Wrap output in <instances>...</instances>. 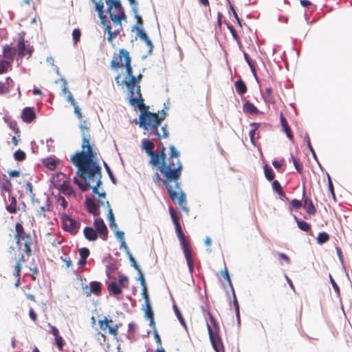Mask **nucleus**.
Wrapping results in <instances>:
<instances>
[{"mask_svg": "<svg viewBox=\"0 0 352 352\" xmlns=\"http://www.w3.org/2000/svg\"><path fill=\"white\" fill-rule=\"evenodd\" d=\"M142 148L151 157L149 164L156 167L164 177L163 182L173 201H177L179 206L187 210L186 195L181 190L179 179L182 175V164L180 162L179 153L173 145H170L169 157H166V148L162 146L159 152L154 151V143L148 139L142 140Z\"/></svg>", "mask_w": 352, "mask_h": 352, "instance_id": "nucleus-1", "label": "nucleus"}, {"mask_svg": "<svg viewBox=\"0 0 352 352\" xmlns=\"http://www.w3.org/2000/svg\"><path fill=\"white\" fill-rule=\"evenodd\" d=\"M82 135L80 151L76 152L71 157L72 164L78 168L77 174L83 180L80 182L74 178V182L82 191L91 188L93 192L99 198H105L104 192H100L98 187L101 185V168L96 162L98 154L94 145L90 142L89 129L86 121H82L80 125Z\"/></svg>", "mask_w": 352, "mask_h": 352, "instance_id": "nucleus-2", "label": "nucleus"}, {"mask_svg": "<svg viewBox=\"0 0 352 352\" xmlns=\"http://www.w3.org/2000/svg\"><path fill=\"white\" fill-rule=\"evenodd\" d=\"M120 75L115 78V81L118 85H126L129 90V104L139 109L140 115L139 116L138 124L140 128L146 129H155V126L160 121L166 117V111L162 109L157 113H151L148 111L149 107L145 105L142 98L139 83L142 79V74L131 77L130 79H124L120 82Z\"/></svg>", "mask_w": 352, "mask_h": 352, "instance_id": "nucleus-3", "label": "nucleus"}, {"mask_svg": "<svg viewBox=\"0 0 352 352\" xmlns=\"http://www.w3.org/2000/svg\"><path fill=\"white\" fill-rule=\"evenodd\" d=\"M106 3L113 27L107 16L104 15V3L102 0L95 1V8L98 12L100 22L104 26V30L108 34L107 41L113 44V39L122 30V21L126 20V16L119 0H107Z\"/></svg>", "mask_w": 352, "mask_h": 352, "instance_id": "nucleus-4", "label": "nucleus"}, {"mask_svg": "<svg viewBox=\"0 0 352 352\" xmlns=\"http://www.w3.org/2000/svg\"><path fill=\"white\" fill-rule=\"evenodd\" d=\"M169 213L171 219L174 223L175 232L177 234V236L179 241L181 248L183 250L185 258L186 260L188 270L190 273H192L194 271V261L192 255V250L190 248V242L182 230L181 224L179 223V218L173 207L170 206L169 208Z\"/></svg>", "mask_w": 352, "mask_h": 352, "instance_id": "nucleus-5", "label": "nucleus"}, {"mask_svg": "<svg viewBox=\"0 0 352 352\" xmlns=\"http://www.w3.org/2000/svg\"><path fill=\"white\" fill-rule=\"evenodd\" d=\"M14 229V239L17 246L22 249L28 256H30L32 254V247L36 243V237L25 230L22 221L17 222Z\"/></svg>", "mask_w": 352, "mask_h": 352, "instance_id": "nucleus-6", "label": "nucleus"}, {"mask_svg": "<svg viewBox=\"0 0 352 352\" xmlns=\"http://www.w3.org/2000/svg\"><path fill=\"white\" fill-rule=\"evenodd\" d=\"M16 51L19 58H22L26 55L30 58L34 52V47L28 43V41H25L23 36H19L16 41Z\"/></svg>", "mask_w": 352, "mask_h": 352, "instance_id": "nucleus-7", "label": "nucleus"}, {"mask_svg": "<svg viewBox=\"0 0 352 352\" xmlns=\"http://www.w3.org/2000/svg\"><path fill=\"white\" fill-rule=\"evenodd\" d=\"M131 58L129 52L125 49H120L118 54H114L110 65L113 70L123 67L127 62V58Z\"/></svg>", "mask_w": 352, "mask_h": 352, "instance_id": "nucleus-8", "label": "nucleus"}, {"mask_svg": "<svg viewBox=\"0 0 352 352\" xmlns=\"http://www.w3.org/2000/svg\"><path fill=\"white\" fill-rule=\"evenodd\" d=\"M63 229L69 232L72 235H75L80 228V223L69 217L67 214H63L61 217Z\"/></svg>", "mask_w": 352, "mask_h": 352, "instance_id": "nucleus-9", "label": "nucleus"}, {"mask_svg": "<svg viewBox=\"0 0 352 352\" xmlns=\"http://www.w3.org/2000/svg\"><path fill=\"white\" fill-rule=\"evenodd\" d=\"M111 323H113V320L111 319H109L106 316L98 320V324L100 329L103 331L108 330L109 334L116 338L118 336V329L121 326V324H115L112 325L111 324Z\"/></svg>", "mask_w": 352, "mask_h": 352, "instance_id": "nucleus-10", "label": "nucleus"}, {"mask_svg": "<svg viewBox=\"0 0 352 352\" xmlns=\"http://www.w3.org/2000/svg\"><path fill=\"white\" fill-rule=\"evenodd\" d=\"M65 178L66 177L65 174L59 173L53 177V181L55 183L58 180H63V184L60 185V191L67 196L74 195V192L72 186H70L69 183L65 180Z\"/></svg>", "mask_w": 352, "mask_h": 352, "instance_id": "nucleus-11", "label": "nucleus"}, {"mask_svg": "<svg viewBox=\"0 0 352 352\" xmlns=\"http://www.w3.org/2000/svg\"><path fill=\"white\" fill-rule=\"evenodd\" d=\"M94 226L95 228V231H96L97 234L103 240L107 241L108 239V229L107 226L105 225L104 221L101 218H96L94 220Z\"/></svg>", "mask_w": 352, "mask_h": 352, "instance_id": "nucleus-12", "label": "nucleus"}, {"mask_svg": "<svg viewBox=\"0 0 352 352\" xmlns=\"http://www.w3.org/2000/svg\"><path fill=\"white\" fill-rule=\"evenodd\" d=\"M82 290L87 297L91 296L92 294L98 296L101 294L102 284L98 281H91L89 286L87 285L83 286Z\"/></svg>", "mask_w": 352, "mask_h": 352, "instance_id": "nucleus-13", "label": "nucleus"}, {"mask_svg": "<svg viewBox=\"0 0 352 352\" xmlns=\"http://www.w3.org/2000/svg\"><path fill=\"white\" fill-rule=\"evenodd\" d=\"M205 313L208 318L206 322L208 335L220 333V327L214 317L209 311H205Z\"/></svg>", "mask_w": 352, "mask_h": 352, "instance_id": "nucleus-14", "label": "nucleus"}, {"mask_svg": "<svg viewBox=\"0 0 352 352\" xmlns=\"http://www.w3.org/2000/svg\"><path fill=\"white\" fill-rule=\"evenodd\" d=\"M209 338L215 352H225L220 333L210 335Z\"/></svg>", "mask_w": 352, "mask_h": 352, "instance_id": "nucleus-15", "label": "nucleus"}, {"mask_svg": "<svg viewBox=\"0 0 352 352\" xmlns=\"http://www.w3.org/2000/svg\"><path fill=\"white\" fill-rule=\"evenodd\" d=\"M165 118H166V117L163 120L160 121V123L156 125L155 129H146L144 128H142V129L146 131L149 135H155L159 139H160L162 138H168L169 133H168V131L167 130V126L166 125H164V126H162V128H161V130L162 131V135L160 133V132L158 131L159 126L161 124L162 121H164L165 120Z\"/></svg>", "mask_w": 352, "mask_h": 352, "instance_id": "nucleus-16", "label": "nucleus"}, {"mask_svg": "<svg viewBox=\"0 0 352 352\" xmlns=\"http://www.w3.org/2000/svg\"><path fill=\"white\" fill-rule=\"evenodd\" d=\"M303 208L309 215H314L316 213V208L311 199L305 197V190L302 192Z\"/></svg>", "mask_w": 352, "mask_h": 352, "instance_id": "nucleus-17", "label": "nucleus"}, {"mask_svg": "<svg viewBox=\"0 0 352 352\" xmlns=\"http://www.w3.org/2000/svg\"><path fill=\"white\" fill-rule=\"evenodd\" d=\"M36 118L35 113L33 108L25 107L23 109L21 113V118L24 122L30 123Z\"/></svg>", "mask_w": 352, "mask_h": 352, "instance_id": "nucleus-18", "label": "nucleus"}, {"mask_svg": "<svg viewBox=\"0 0 352 352\" xmlns=\"http://www.w3.org/2000/svg\"><path fill=\"white\" fill-rule=\"evenodd\" d=\"M86 206L87 208V210L89 213L92 214L95 217H98L100 215V209L99 206L96 204V202L91 199V198L86 199Z\"/></svg>", "mask_w": 352, "mask_h": 352, "instance_id": "nucleus-19", "label": "nucleus"}, {"mask_svg": "<svg viewBox=\"0 0 352 352\" xmlns=\"http://www.w3.org/2000/svg\"><path fill=\"white\" fill-rule=\"evenodd\" d=\"M25 256L23 254H21L19 259L16 261V263L14 265V276L17 278V281L15 283L16 287H19V278L21 276V265L22 263L25 262Z\"/></svg>", "mask_w": 352, "mask_h": 352, "instance_id": "nucleus-20", "label": "nucleus"}, {"mask_svg": "<svg viewBox=\"0 0 352 352\" xmlns=\"http://www.w3.org/2000/svg\"><path fill=\"white\" fill-rule=\"evenodd\" d=\"M16 55V50L10 45L6 44L3 47V57L11 61L14 60V56Z\"/></svg>", "mask_w": 352, "mask_h": 352, "instance_id": "nucleus-21", "label": "nucleus"}, {"mask_svg": "<svg viewBox=\"0 0 352 352\" xmlns=\"http://www.w3.org/2000/svg\"><path fill=\"white\" fill-rule=\"evenodd\" d=\"M280 122H281L283 131L286 133L287 138L290 140H294L293 133L287 123L286 118H285L284 115L283 114V113H280Z\"/></svg>", "mask_w": 352, "mask_h": 352, "instance_id": "nucleus-22", "label": "nucleus"}, {"mask_svg": "<svg viewBox=\"0 0 352 352\" xmlns=\"http://www.w3.org/2000/svg\"><path fill=\"white\" fill-rule=\"evenodd\" d=\"M260 125L261 124L257 122H252L250 124L252 129L250 130L249 135L250 138V141L254 146L256 145V140L260 138L259 133H256V131L258 130Z\"/></svg>", "mask_w": 352, "mask_h": 352, "instance_id": "nucleus-23", "label": "nucleus"}, {"mask_svg": "<svg viewBox=\"0 0 352 352\" xmlns=\"http://www.w3.org/2000/svg\"><path fill=\"white\" fill-rule=\"evenodd\" d=\"M243 110L244 113H249L251 115H257L259 113V110L257 107L250 101L246 100L243 106Z\"/></svg>", "mask_w": 352, "mask_h": 352, "instance_id": "nucleus-24", "label": "nucleus"}, {"mask_svg": "<svg viewBox=\"0 0 352 352\" xmlns=\"http://www.w3.org/2000/svg\"><path fill=\"white\" fill-rule=\"evenodd\" d=\"M145 316L150 321V326L152 327L153 329H155V321H154V315L153 312L152 311L151 305L150 302L145 303Z\"/></svg>", "mask_w": 352, "mask_h": 352, "instance_id": "nucleus-25", "label": "nucleus"}, {"mask_svg": "<svg viewBox=\"0 0 352 352\" xmlns=\"http://www.w3.org/2000/svg\"><path fill=\"white\" fill-rule=\"evenodd\" d=\"M85 237L90 241H94L98 239L96 231L91 227H85L83 230Z\"/></svg>", "mask_w": 352, "mask_h": 352, "instance_id": "nucleus-26", "label": "nucleus"}, {"mask_svg": "<svg viewBox=\"0 0 352 352\" xmlns=\"http://www.w3.org/2000/svg\"><path fill=\"white\" fill-rule=\"evenodd\" d=\"M110 294L118 296L122 294V287L116 281L110 283L107 286Z\"/></svg>", "mask_w": 352, "mask_h": 352, "instance_id": "nucleus-27", "label": "nucleus"}, {"mask_svg": "<svg viewBox=\"0 0 352 352\" xmlns=\"http://www.w3.org/2000/svg\"><path fill=\"white\" fill-rule=\"evenodd\" d=\"M67 100L72 104V105L74 107V113L76 115V116L81 119L82 118V113L80 111V109L79 108L77 102H76L75 99L74 98L72 94L69 92L67 96Z\"/></svg>", "mask_w": 352, "mask_h": 352, "instance_id": "nucleus-28", "label": "nucleus"}, {"mask_svg": "<svg viewBox=\"0 0 352 352\" xmlns=\"http://www.w3.org/2000/svg\"><path fill=\"white\" fill-rule=\"evenodd\" d=\"M58 162V160L52 157L43 160V164L50 170H54L56 168Z\"/></svg>", "mask_w": 352, "mask_h": 352, "instance_id": "nucleus-29", "label": "nucleus"}, {"mask_svg": "<svg viewBox=\"0 0 352 352\" xmlns=\"http://www.w3.org/2000/svg\"><path fill=\"white\" fill-rule=\"evenodd\" d=\"M9 204L6 206V210L10 214H15L17 212V201L15 197H8Z\"/></svg>", "mask_w": 352, "mask_h": 352, "instance_id": "nucleus-30", "label": "nucleus"}, {"mask_svg": "<svg viewBox=\"0 0 352 352\" xmlns=\"http://www.w3.org/2000/svg\"><path fill=\"white\" fill-rule=\"evenodd\" d=\"M137 30V35L142 40L145 42V43L146 44V45L150 48V50H152L153 46V44H152V42L149 39V38L148 37L147 34H146V32L144 31L143 28H139V29H136Z\"/></svg>", "mask_w": 352, "mask_h": 352, "instance_id": "nucleus-31", "label": "nucleus"}, {"mask_svg": "<svg viewBox=\"0 0 352 352\" xmlns=\"http://www.w3.org/2000/svg\"><path fill=\"white\" fill-rule=\"evenodd\" d=\"M23 188H25V191L29 193L33 206H35L37 203V199L35 198V194L33 192L32 184L30 182H27L24 184Z\"/></svg>", "mask_w": 352, "mask_h": 352, "instance_id": "nucleus-32", "label": "nucleus"}, {"mask_svg": "<svg viewBox=\"0 0 352 352\" xmlns=\"http://www.w3.org/2000/svg\"><path fill=\"white\" fill-rule=\"evenodd\" d=\"M234 86L236 92L239 95H243L247 92V86L243 80L239 79L237 81H236Z\"/></svg>", "mask_w": 352, "mask_h": 352, "instance_id": "nucleus-33", "label": "nucleus"}, {"mask_svg": "<svg viewBox=\"0 0 352 352\" xmlns=\"http://www.w3.org/2000/svg\"><path fill=\"white\" fill-rule=\"evenodd\" d=\"M11 61H8L5 59L0 60V75L6 74L8 71L11 70Z\"/></svg>", "mask_w": 352, "mask_h": 352, "instance_id": "nucleus-34", "label": "nucleus"}, {"mask_svg": "<svg viewBox=\"0 0 352 352\" xmlns=\"http://www.w3.org/2000/svg\"><path fill=\"white\" fill-rule=\"evenodd\" d=\"M294 219L299 229L307 232L311 231V226L309 223L301 219H299L296 216L294 217Z\"/></svg>", "mask_w": 352, "mask_h": 352, "instance_id": "nucleus-35", "label": "nucleus"}, {"mask_svg": "<svg viewBox=\"0 0 352 352\" xmlns=\"http://www.w3.org/2000/svg\"><path fill=\"white\" fill-rule=\"evenodd\" d=\"M0 187L6 192H10L12 188L11 182L6 176L0 181Z\"/></svg>", "mask_w": 352, "mask_h": 352, "instance_id": "nucleus-36", "label": "nucleus"}, {"mask_svg": "<svg viewBox=\"0 0 352 352\" xmlns=\"http://www.w3.org/2000/svg\"><path fill=\"white\" fill-rule=\"evenodd\" d=\"M124 67L126 68V77L125 79H130L131 77H133V67L131 66V58H127V62L124 64Z\"/></svg>", "mask_w": 352, "mask_h": 352, "instance_id": "nucleus-37", "label": "nucleus"}, {"mask_svg": "<svg viewBox=\"0 0 352 352\" xmlns=\"http://www.w3.org/2000/svg\"><path fill=\"white\" fill-rule=\"evenodd\" d=\"M329 235L324 232H320L316 238L318 244H323L329 240Z\"/></svg>", "mask_w": 352, "mask_h": 352, "instance_id": "nucleus-38", "label": "nucleus"}, {"mask_svg": "<svg viewBox=\"0 0 352 352\" xmlns=\"http://www.w3.org/2000/svg\"><path fill=\"white\" fill-rule=\"evenodd\" d=\"M14 158L16 161L23 162L26 159V154L23 151L18 149L14 153Z\"/></svg>", "mask_w": 352, "mask_h": 352, "instance_id": "nucleus-39", "label": "nucleus"}, {"mask_svg": "<svg viewBox=\"0 0 352 352\" xmlns=\"http://www.w3.org/2000/svg\"><path fill=\"white\" fill-rule=\"evenodd\" d=\"M264 173L267 179H268L269 181H272V179H274L275 175L271 167L268 166L267 165H265L264 167Z\"/></svg>", "mask_w": 352, "mask_h": 352, "instance_id": "nucleus-40", "label": "nucleus"}, {"mask_svg": "<svg viewBox=\"0 0 352 352\" xmlns=\"http://www.w3.org/2000/svg\"><path fill=\"white\" fill-rule=\"evenodd\" d=\"M303 204L301 201L298 200L296 199H294L290 201L289 204V210H292L293 209L298 210L302 206Z\"/></svg>", "mask_w": 352, "mask_h": 352, "instance_id": "nucleus-41", "label": "nucleus"}, {"mask_svg": "<svg viewBox=\"0 0 352 352\" xmlns=\"http://www.w3.org/2000/svg\"><path fill=\"white\" fill-rule=\"evenodd\" d=\"M118 283L124 288H127L129 287V279L126 276L124 275H120L118 278Z\"/></svg>", "mask_w": 352, "mask_h": 352, "instance_id": "nucleus-42", "label": "nucleus"}, {"mask_svg": "<svg viewBox=\"0 0 352 352\" xmlns=\"http://www.w3.org/2000/svg\"><path fill=\"white\" fill-rule=\"evenodd\" d=\"M81 36V32L80 29H74L72 32V37L74 45H76L79 42Z\"/></svg>", "mask_w": 352, "mask_h": 352, "instance_id": "nucleus-43", "label": "nucleus"}, {"mask_svg": "<svg viewBox=\"0 0 352 352\" xmlns=\"http://www.w3.org/2000/svg\"><path fill=\"white\" fill-rule=\"evenodd\" d=\"M292 159L293 164H294L296 170L299 173H302V169H303L302 164H300V162L292 155Z\"/></svg>", "mask_w": 352, "mask_h": 352, "instance_id": "nucleus-44", "label": "nucleus"}, {"mask_svg": "<svg viewBox=\"0 0 352 352\" xmlns=\"http://www.w3.org/2000/svg\"><path fill=\"white\" fill-rule=\"evenodd\" d=\"M128 255H129V258L131 261V266L133 267L138 271V272L139 274H141V270H140V267L138 266V265L137 264L133 255L129 252H128Z\"/></svg>", "mask_w": 352, "mask_h": 352, "instance_id": "nucleus-45", "label": "nucleus"}, {"mask_svg": "<svg viewBox=\"0 0 352 352\" xmlns=\"http://www.w3.org/2000/svg\"><path fill=\"white\" fill-rule=\"evenodd\" d=\"M135 17L137 20V22H136V24L133 28L132 31H133L134 30H136V29L142 28L143 21H142V17L140 15H138L136 12L135 14Z\"/></svg>", "mask_w": 352, "mask_h": 352, "instance_id": "nucleus-46", "label": "nucleus"}, {"mask_svg": "<svg viewBox=\"0 0 352 352\" xmlns=\"http://www.w3.org/2000/svg\"><path fill=\"white\" fill-rule=\"evenodd\" d=\"M34 206L36 208V211L39 216H45V212L47 210L45 206H39V201L37 200V203Z\"/></svg>", "mask_w": 352, "mask_h": 352, "instance_id": "nucleus-47", "label": "nucleus"}, {"mask_svg": "<svg viewBox=\"0 0 352 352\" xmlns=\"http://www.w3.org/2000/svg\"><path fill=\"white\" fill-rule=\"evenodd\" d=\"M221 274L223 277V278L228 282V283L231 287H232L231 279H230V275L228 273V270L226 267H225V269L221 272ZM232 289H233V287H232Z\"/></svg>", "mask_w": 352, "mask_h": 352, "instance_id": "nucleus-48", "label": "nucleus"}, {"mask_svg": "<svg viewBox=\"0 0 352 352\" xmlns=\"http://www.w3.org/2000/svg\"><path fill=\"white\" fill-rule=\"evenodd\" d=\"M9 127L14 131L16 134L20 133L19 128L18 126L17 122L15 120H11L8 122Z\"/></svg>", "mask_w": 352, "mask_h": 352, "instance_id": "nucleus-49", "label": "nucleus"}, {"mask_svg": "<svg viewBox=\"0 0 352 352\" xmlns=\"http://www.w3.org/2000/svg\"><path fill=\"white\" fill-rule=\"evenodd\" d=\"M10 88L6 83L0 81V95L6 94L9 93Z\"/></svg>", "mask_w": 352, "mask_h": 352, "instance_id": "nucleus-50", "label": "nucleus"}, {"mask_svg": "<svg viewBox=\"0 0 352 352\" xmlns=\"http://www.w3.org/2000/svg\"><path fill=\"white\" fill-rule=\"evenodd\" d=\"M80 256L82 258H87L89 256L90 252L87 248H82L79 250Z\"/></svg>", "mask_w": 352, "mask_h": 352, "instance_id": "nucleus-51", "label": "nucleus"}, {"mask_svg": "<svg viewBox=\"0 0 352 352\" xmlns=\"http://www.w3.org/2000/svg\"><path fill=\"white\" fill-rule=\"evenodd\" d=\"M106 204H107V208H108V219H109V223H110L111 222L115 221V219H114L113 211H112V209L109 204V202L108 201H107Z\"/></svg>", "mask_w": 352, "mask_h": 352, "instance_id": "nucleus-52", "label": "nucleus"}, {"mask_svg": "<svg viewBox=\"0 0 352 352\" xmlns=\"http://www.w3.org/2000/svg\"><path fill=\"white\" fill-rule=\"evenodd\" d=\"M227 27H228V29L230 30V33L232 34V36H233L234 40L236 41H239V36L237 34L236 31L234 30V27L230 24H228Z\"/></svg>", "mask_w": 352, "mask_h": 352, "instance_id": "nucleus-53", "label": "nucleus"}, {"mask_svg": "<svg viewBox=\"0 0 352 352\" xmlns=\"http://www.w3.org/2000/svg\"><path fill=\"white\" fill-rule=\"evenodd\" d=\"M329 279H330V282L332 285V287L334 289V292H336V294L338 296H340V288L331 274H329Z\"/></svg>", "mask_w": 352, "mask_h": 352, "instance_id": "nucleus-54", "label": "nucleus"}, {"mask_svg": "<svg viewBox=\"0 0 352 352\" xmlns=\"http://www.w3.org/2000/svg\"><path fill=\"white\" fill-rule=\"evenodd\" d=\"M55 343L59 350L62 351L64 345L63 338L60 336L55 337Z\"/></svg>", "mask_w": 352, "mask_h": 352, "instance_id": "nucleus-55", "label": "nucleus"}, {"mask_svg": "<svg viewBox=\"0 0 352 352\" xmlns=\"http://www.w3.org/2000/svg\"><path fill=\"white\" fill-rule=\"evenodd\" d=\"M57 202L63 208V210H65V208L67 207V201L63 196L58 197Z\"/></svg>", "mask_w": 352, "mask_h": 352, "instance_id": "nucleus-56", "label": "nucleus"}, {"mask_svg": "<svg viewBox=\"0 0 352 352\" xmlns=\"http://www.w3.org/2000/svg\"><path fill=\"white\" fill-rule=\"evenodd\" d=\"M272 188L273 190L276 192L278 194L279 192H282V187L280 184V183L277 180H274L272 183Z\"/></svg>", "mask_w": 352, "mask_h": 352, "instance_id": "nucleus-57", "label": "nucleus"}, {"mask_svg": "<svg viewBox=\"0 0 352 352\" xmlns=\"http://www.w3.org/2000/svg\"><path fill=\"white\" fill-rule=\"evenodd\" d=\"M327 177H328V187H329V191H330L333 198L335 199L336 198V195H335L333 185L331 177L329 175H327Z\"/></svg>", "mask_w": 352, "mask_h": 352, "instance_id": "nucleus-58", "label": "nucleus"}, {"mask_svg": "<svg viewBox=\"0 0 352 352\" xmlns=\"http://www.w3.org/2000/svg\"><path fill=\"white\" fill-rule=\"evenodd\" d=\"M277 256H278V258L280 260H283L287 264H290L291 263V259L289 258V257L284 254V253H277Z\"/></svg>", "mask_w": 352, "mask_h": 352, "instance_id": "nucleus-59", "label": "nucleus"}, {"mask_svg": "<svg viewBox=\"0 0 352 352\" xmlns=\"http://www.w3.org/2000/svg\"><path fill=\"white\" fill-rule=\"evenodd\" d=\"M142 295L144 298V304L150 302L148 293L146 287H142Z\"/></svg>", "mask_w": 352, "mask_h": 352, "instance_id": "nucleus-60", "label": "nucleus"}, {"mask_svg": "<svg viewBox=\"0 0 352 352\" xmlns=\"http://www.w3.org/2000/svg\"><path fill=\"white\" fill-rule=\"evenodd\" d=\"M244 57H245V59L247 61L248 64L251 67L252 70L254 72H255L254 64L253 63L252 60L250 58L249 56L247 54H245Z\"/></svg>", "mask_w": 352, "mask_h": 352, "instance_id": "nucleus-61", "label": "nucleus"}, {"mask_svg": "<svg viewBox=\"0 0 352 352\" xmlns=\"http://www.w3.org/2000/svg\"><path fill=\"white\" fill-rule=\"evenodd\" d=\"M115 234L118 239L121 242L124 240V233L122 231L116 230Z\"/></svg>", "mask_w": 352, "mask_h": 352, "instance_id": "nucleus-62", "label": "nucleus"}, {"mask_svg": "<svg viewBox=\"0 0 352 352\" xmlns=\"http://www.w3.org/2000/svg\"><path fill=\"white\" fill-rule=\"evenodd\" d=\"M29 316L32 321L36 322L37 321V315L33 309H30L29 311Z\"/></svg>", "mask_w": 352, "mask_h": 352, "instance_id": "nucleus-63", "label": "nucleus"}, {"mask_svg": "<svg viewBox=\"0 0 352 352\" xmlns=\"http://www.w3.org/2000/svg\"><path fill=\"white\" fill-rule=\"evenodd\" d=\"M284 162L283 159L280 161H274L272 164L275 168L278 169L283 165Z\"/></svg>", "mask_w": 352, "mask_h": 352, "instance_id": "nucleus-64", "label": "nucleus"}]
</instances>
